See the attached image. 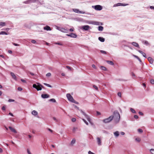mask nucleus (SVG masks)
Masks as SVG:
<instances>
[{
  "label": "nucleus",
  "mask_w": 154,
  "mask_h": 154,
  "mask_svg": "<svg viewBox=\"0 0 154 154\" xmlns=\"http://www.w3.org/2000/svg\"><path fill=\"white\" fill-rule=\"evenodd\" d=\"M8 101L9 102H14V100H13V99H10Z\"/></svg>",
  "instance_id": "47"
},
{
  "label": "nucleus",
  "mask_w": 154,
  "mask_h": 154,
  "mask_svg": "<svg viewBox=\"0 0 154 154\" xmlns=\"http://www.w3.org/2000/svg\"><path fill=\"white\" fill-rule=\"evenodd\" d=\"M32 86L34 88H35L37 91L41 90L42 87V86L41 85H37L35 84H33Z\"/></svg>",
  "instance_id": "4"
},
{
  "label": "nucleus",
  "mask_w": 154,
  "mask_h": 154,
  "mask_svg": "<svg viewBox=\"0 0 154 154\" xmlns=\"http://www.w3.org/2000/svg\"><path fill=\"white\" fill-rule=\"evenodd\" d=\"M135 140L136 141L139 142L140 141V138H136Z\"/></svg>",
  "instance_id": "30"
},
{
  "label": "nucleus",
  "mask_w": 154,
  "mask_h": 154,
  "mask_svg": "<svg viewBox=\"0 0 154 154\" xmlns=\"http://www.w3.org/2000/svg\"><path fill=\"white\" fill-rule=\"evenodd\" d=\"M30 1V3L31 2H36L37 0H29Z\"/></svg>",
  "instance_id": "48"
},
{
  "label": "nucleus",
  "mask_w": 154,
  "mask_h": 154,
  "mask_svg": "<svg viewBox=\"0 0 154 154\" xmlns=\"http://www.w3.org/2000/svg\"><path fill=\"white\" fill-rule=\"evenodd\" d=\"M117 6H125L127 5V4H122L120 3H118L117 4Z\"/></svg>",
  "instance_id": "17"
},
{
  "label": "nucleus",
  "mask_w": 154,
  "mask_h": 154,
  "mask_svg": "<svg viewBox=\"0 0 154 154\" xmlns=\"http://www.w3.org/2000/svg\"><path fill=\"white\" fill-rule=\"evenodd\" d=\"M8 52L9 54H11L12 53V51L11 50H9L8 51Z\"/></svg>",
  "instance_id": "61"
},
{
  "label": "nucleus",
  "mask_w": 154,
  "mask_h": 154,
  "mask_svg": "<svg viewBox=\"0 0 154 154\" xmlns=\"http://www.w3.org/2000/svg\"><path fill=\"white\" fill-rule=\"evenodd\" d=\"M44 85H46V86H48L49 87H51L52 86L51 85H50L48 84H46V83H44Z\"/></svg>",
  "instance_id": "39"
},
{
  "label": "nucleus",
  "mask_w": 154,
  "mask_h": 154,
  "mask_svg": "<svg viewBox=\"0 0 154 154\" xmlns=\"http://www.w3.org/2000/svg\"><path fill=\"white\" fill-rule=\"evenodd\" d=\"M100 52L101 53L103 54H106V52L105 51H103V50H101L100 51Z\"/></svg>",
  "instance_id": "36"
},
{
  "label": "nucleus",
  "mask_w": 154,
  "mask_h": 154,
  "mask_svg": "<svg viewBox=\"0 0 154 154\" xmlns=\"http://www.w3.org/2000/svg\"><path fill=\"white\" fill-rule=\"evenodd\" d=\"M121 134L122 135H124L125 134V133L123 132H121Z\"/></svg>",
  "instance_id": "62"
},
{
  "label": "nucleus",
  "mask_w": 154,
  "mask_h": 154,
  "mask_svg": "<svg viewBox=\"0 0 154 154\" xmlns=\"http://www.w3.org/2000/svg\"><path fill=\"white\" fill-rule=\"evenodd\" d=\"M11 76H12V77H13V78L15 80L16 79V76L15 75V74H14V73H13V72H11Z\"/></svg>",
  "instance_id": "16"
},
{
  "label": "nucleus",
  "mask_w": 154,
  "mask_h": 154,
  "mask_svg": "<svg viewBox=\"0 0 154 154\" xmlns=\"http://www.w3.org/2000/svg\"><path fill=\"white\" fill-rule=\"evenodd\" d=\"M100 69L102 70H106V68L105 67H104V66H101Z\"/></svg>",
  "instance_id": "28"
},
{
  "label": "nucleus",
  "mask_w": 154,
  "mask_h": 154,
  "mask_svg": "<svg viewBox=\"0 0 154 154\" xmlns=\"http://www.w3.org/2000/svg\"><path fill=\"white\" fill-rule=\"evenodd\" d=\"M62 28V27H60L57 26V29H58V30L61 31Z\"/></svg>",
  "instance_id": "46"
},
{
  "label": "nucleus",
  "mask_w": 154,
  "mask_h": 154,
  "mask_svg": "<svg viewBox=\"0 0 154 154\" xmlns=\"http://www.w3.org/2000/svg\"><path fill=\"white\" fill-rule=\"evenodd\" d=\"M77 128H75V127H74L73 128V131L74 132H75V131L77 130Z\"/></svg>",
  "instance_id": "49"
},
{
  "label": "nucleus",
  "mask_w": 154,
  "mask_h": 154,
  "mask_svg": "<svg viewBox=\"0 0 154 154\" xmlns=\"http://www.w3.org/2000/svg\"><path fill=\"white\" fill-rule=\"evenodd\" d=\"M48 131L51 132V133H52L53 131L51 129H50V128H48Z\"/></svg>",
  "instance_id": "60"
},
{
  "label": "nucleus",
  "mask_w": 154,
  "mask_h": 154,
  "mask_svg": "<svg viewBox=\"0 0 154 154\" xmlns=\"http://www.w3.org/2000/svg\"><path fill=\"white\" fill-rule=\"evenodd\" d=\"M106 62H107L108 64H109L111 65H113L114 63L113 62L111 61H108L107 60L106 61Z\"/></svg>",
  "instance_id": "22"
},
{
  "label": "nucleus",
  "mask_w": 154,
  "mask_h": 154,
  "mask_svg": "<svg viewBox=\"0 0 154 154\" xmlns=\"http://www.w3.org/2000/svg\"><path fill=\"white\" fill-rule=\"evenodd\" d=\"M31 42L32 43H33V44H35L36 43V41L35 40H32V41H31Z\"/></svg>",
  "instance_id": "51"
},
{
  "label": "nucleus",
  "mask_w": 154,
  "mask_h": 154,
  "mask_svg": "<svg viewBox=\"0 0 154 154\" xmlns=\"http://www.w3.org/2000/svg\"><path fill=\"white\" fill-rule=\"evenodd\" d=\"M23 90L22 88H21V87H18V90L19 91H22V90Z\"/></svg>",
  "instance_id": "50"
},
{
  "label": "nucleus",
  "mask_w": 154,
  "mask_h": 154,
  "mask_svg": "<svg viewBox=\"0 0 154 154\" xmlns=\"http://www.w3.org/2000/svg\"><path fill=\"white\" fill-rule=\"evenodd\" d=\"M66 97L68 100L70 102L74 103H77L74 100L73 97L71 96L70 94H66Z\"/></svg>",
  "instance_id": "2"
},
{
  "label": "nucleus",
  "mask_w": 154,
  "mask_h": 154,
  "mask_svg": "<svg viewBox=\"0 0 154 154\" xmlns=\"http://www.w3.org/2000/svg\"><path fill=\"white\" fill-rule=\"evenodd\" d=\"M49 100L50 101H52L53 102H56V100H55L54 99V98H52V99H50Z\"/></svg>",
  "instance_id": "35"
},
{
  "label": "nucleus",
  "mask_w": 154,
  "mask_h": 154,
  "mask_svg": "<svg viewBox=\"0 0 154 154\" xmlns=\"http://www.w3.org/2000/svg\"><path fill=\"white\" fill-rule=\"evenodd\" d=\"M73 11L76 13H81V11H79V10H78L77 9H73Z\"/></svg>",
  "instance_id": "25"
},
{
  "label": "nucleus",
  "mask_w": 154,
  "mask_h": 154,
  "mask_svg": "<svg viewBox=\"0 0 154 154\" xmlns=\"http://www.w3.org/2000/svg\"><path fill=\"white\" fill-rule=\"evenodd\" d=\"M97 140L98 145L100 146L101 145V142L100 138L99 137H97Z\"/></svg>",
  "instance_id": "12"
},
{
  "label": "nucleus",
  "mask_w": 154,
  "mask_h": 154,
  "mask_svg": "<svg viewBox=\"0 0 154 154\" xmlns=\"http://www.w3.org/2000/svg\"><path fill=\"white\" fill-rule=\"evenodd\" d=\"M138 130V131L140 133H142L143 132V130L140 129H139Z\"/></svg>",
  "instance_id": "44"
},
{
  "label": "nucleus",
  "mask_w": 154,
  "mask_h": 154,
  "mask_svg": "<svg viewBox=\"0 0 154 154\" xmlns=\"http://www.w3.org/2000/svg\"><path fill=\"white\" fill-rule=\"evenodd\" d=\"M88 154H94V153L92 152L91 151H89L88 152Z\"/></svg>",
  "instance_id": "54"
},
{
  "label": "nucleus",
  "mask_w": 154,
  "mask_h": 154,
  "mask_svg": "<svg viewBox=\"0 0 154 154\" xmlns=\"http://www.w3.org/2000/svg\"><path fill=\"white\" fill-rule=\"evenodd\" d=\"M95 9L97 10H100L102 9V7L101 5H95Z\"/></svg>",
  "instance_id": "9"
},
{
  "label": "nucleus",
  "mask_w": 154,
  "mask_h": 154,
  "mask_svg": "<svg viewBox=\"0 0 154 154\" xmlns=\"http://www.w3.org/2000/svg\"><path fill=\"white\" fill-rule=\"evenodd\" d=\"M25 3H26V4H29L30 3V0H28V1H27L25 2H24Z\"/></svg>",
  "instance_id": "37"
},
{
  "label": "nucleus",
  "mask_w": 154,
  "mask_h": 154,
  "mask_svg": "<svg viewBox=\"0 0 154 154\" xmlns=\"http://www.w3.org/2000/svg\"><path fill=\"white\" fill-rule=\"evenodd\" d=\"M93 87L94 89H95V90H98V88L97 86L95 85H94L93 86Z\"/></svg>",
  "instance_id": "41"
},
{
  "label": "nucleus",
  "mask_w": 154,
  "mask_h": 154,
  "mask_svg": "<svg viewBox=\"0 0 154 154\" xmlns=\"http://www.w3.org/2000/svg\"><path fill=\"white\" fill-rule=\"evenodd\" d=\"M82 120L83 121V122H85V123L86 125H88V123L86 121V120H85L83 119H82Z\"/></svg>",
  "instance_id": "32"
},
{
  "label": "nucleus",
  "mask_w": 154,
  "mask_h": 154,
  "mask_svg": "<svg viewBox=\"0 0 154 154\" xmlns=\"http://www.w3.org/2000/svg\"><path fill=\"white\" fill-rule=\"evenodd\" d=\"M27 153L28 154H31L30 152V150L29 149H27Z\"/></svg>",
  "instance_id": "56"
},
{
  "label": "nucleus",
  "mask_w": 154,
  "mask_h": 154,
  "mask_svg": "<svg viewBox=\"0 0 154 154\" xmlns=\"http://www.w3.org/2000/svg\"><path fill=\"white\" fill-rule=\"evenodd\" d=\"M113 119L116 122H118L120 119V115L117 112H114L113 114Z\"/></svg>",
  "instance_id": "1"
},
{
  "label": "nucleus",
  "mask_w": 154,
  "mask_h": 154,
  "mask_svg": "<svg viewBox=\"0 0 154 154\" xmlns=\"http://www.w3.org/2000/svg\"><path fill=\"white\" fill-rule=\"evenodd\" d=\"M76 119L75 118H73L71 120L72 122H74L76 121Z\"/></svg>",
  "instance_id": "42"
},
{
  "label": "nucleus",
  "mask_w": 154,
  "mask_h": 154,
  "mask_svg": "<svg viewBox=\"0 0 154 154\" xmlns=\"http://www.w3.org/2000/svg\"><path fill=\"white\" fill-rule=\"evenodd\" d=\"M69 30L71 32H73L74 31V29H70Z\"/></svg>",
  "instance_id": "64"
},
{
  "label": "nucleus",
  "mask_w": 154,
  "mask_h": 154,
  "mask_svg": "<svg viewBox=\"0 0 154 154\" xmlns=\"http://www.w3.org/2000/svg\"><path fill=\"white\" fill-rule=\"evenodd\" d=\"M66 35L72 38H76L77 37L76 35L73 33H71V34H67Z\"/></svg>",
  "instance_id": "7"
},
{
  "label": "nucleus",
  "mask_w": 154,
  "mask_h": 154,
  "mask_svg": "<svg viewBox=\"0 0 154 154\" xmlns=\"http://www.w3.org/2000/svg\"><path fill=\"white\" fill-rule=\"evenodd\" d=\"M75 139H72L71 142V144L72 145L75 143Z\"/></svg>",
  "instance_id": "29"
},
{
  "label": "nucleus",
  "mask_w": 154,
  "mask_h": 154,
  "mask_svg": "<svg viewBox=\"0 0 154 154\" xmlns=\"http://www.w3.org/2000/svg\"><path fill=\"white\" fill-rule=\"evenodd\" d=\"M5 108V106H4L2 107V110H5L6 109Z\"/></svg>",
  "instance_id": "43"
},
{
  "label": "nucleus",
  "mask_w": 154,
  "mask_h": 154,
  "mask_svg": "<svg viewBox=\"0 0 154 154\" xmlns=\"http://www.w3.org/2000/svg\"><path fill=\"white\" fill-rule=\"evenodd\" d=\"M118 96L120 97H121V93L120 92H119L118 93Z\"/></svg>",
  "instance_id": "45"
},
{
  "label": "nucleus",
  "mask_w": 154,
  "mask_h": 154,
  "mask_svg": "<svg viewBox=\"0 0 154 154\" xmlns=\"http://www.w3.org/2000/svg\"><path fill=\"white\" fill-rule=\"evenodd\" d=\"M92 67L93 68H95V67H96V66L95 65H94V64H93L92 65Z\"/></svg>",
  "instance_id": "63"
},
{
  "label": "nucleus",
  "mask_w": 154,
  "mask_h": 154,
  "mask_svg": "<svg viewBox=\"0 0 154 154\" xmlns=\"http://www.w3.org/2000/svg\"><path fill=\"white\" fill-rule=\"evenodd\" d=\"M138 52L140 53L141 54H143V56L145 57H146V54H145L144 53H143V51H140V50H138Z\"/></svg>",
  "instance_id": "19"
},
{
  "label": "nucleus",
  "mask_w": 154,
  "mask_h": 154,
  "mask_svg": "<svg viewBox=\"0 0 154 154\" xmlns=\"http://www.w3.org/2000/svg\"><path fill=\"white\" fill-rule=\"evenodd\" d=\"M113 119V117H112V116H110L109 118H107L104 119L103 121L105 123H109Z\"/></svg>",
  "instance_id": "3"
},
{
  "label": "nucleus",
  "mask_w": 154,
  "mask_h": 154,
  "mask_svg": "<svg viewBox=\"0 0 154 154\" xmlns=\"http://www.w3.org/2000/svg\"><path fill=\"white\" fill-rule=\"evenodd\" d=\"M103 26H100L98 27V30H99L100 31H102L103 30Z\"/></svg>",
  "instance_id": "23"
},
{
  "label": "nucleus",
  "mask_w": 154,
  "mask_h": 154,
  "mask_svg": "<svg viewBox=\"0 0 154 154\" xmlns=\"http://www.w3.org/2000/svg\"><path fill=\"white\" fill-rule=\"evenodd\" d=\"M148 61L151 64H152L153 62V60L152 58L151 57H149L148 58Z\"/></svg>",
  "instance_id": "13"
},
{
  "label": "nucleus",
  "mask_w": 154,
  "mask_h": 154,
  "mask_svg": "<svg viewBox=\"0 0 154 154\" xmlns=\"http://www.w3.org/2000/svg\"><path fill=\"white\" fill-rule=\"evenodd\" d=\"M114 135L115 136H116L117 137H118L119 136V132L118 131H115L114 133Z\"/></svg>",
  "instance_id": "20"
},
{
  "label": "nucleus",
  "mask_w": 154,
  "mask_h": 154,
  "mask_svg": "<svg viewBox=\"0 0 154 154\" xmlns=\"http://www.w3.org/2000/svg\"><path fill=\"white\" fill-rule=\"evenodd\" d=\"M134 56L135 57V58H137V59H138V60L139 61L141 62V60L140 59V58H139V57H137V56L136 55H134Z\"/></svg>",
  "instance_id": "34"
},
{
  "label": "nucleus",
  "mask_w": 154,
  "mask_h": 154,
  "mask_svg": "<svg viewBox=\"0 0 154 154\" xmlns=\"http://www.w3.org/2000/svg\"><path fill=\"white\" fill-rule=\"evenodd\" d=\"M3 35V34H5V35H7L8 34L7 33L5 32V31H1L0 32V35Z\"/></svg>",
  "instance_id": "27"
},
{
  "label": "nucleus",
  "mask_w": 154,
  "mask_h": 154,
  "mask_svg": "<svg viewBox=\"0 0 154 154\" xmlns=\"http://www.w3.org/2000/svg\"><path fill=\"white\" fill-rule=\"evenodd\" d=\"M66 68L68 69H69L70 70H71V67L69 66H66Z\"/></svg>",
  "instance_id": "57"
},
{
  "label": "nucleus",
  "mask_w": 154,
  "mask_h": 154,
  "mask_svg": "<svg viewBox=\"0 0 154 154\" xmlns=\"http://www.w3.org/2000/svg\"><path fill=\"white\" fill-rule=\"evenodd\" d=\"M44 30H46L48 31L51 30V29L50 27L49 26H45L44 27Z\"/></svg>",
  "instance_id": "14"
},
{
  "label": "nucleus",
  "mask_w": 154,
  "mask_h": 154,
  "mask_svg": "<svg viewBox=\"0 0 154 154\" xmlns=\"http://www.w3.org/2000/svg\"><path fill=\"white\" fill-rule=\"evenodd\" d=\"M134 118L136 119H137L138 118V116H137L136 115H135L134 116Z\"/></svg>",
  "instance_id": "52"
},
{
  "label": "nucleus",
  "mask_w": 154,
  "mask_h": 154,
  "mask_svg": "<svg viewBox=\"0 0 154 154\" xmlns=\"http://www.w3.org/2000/svg\"><path fill=\"white\" fill-rule=\"evenodd\" d=\"M21 80V81L23 83H26V80H24L23 79H21V80Z\"/></svg>",
  "instance_id": "53"
},
{
  "label": "nucleus",
  "mask_w": 154,
  "mask_h": 154,
  "mask_svg": "<svg viewBox=\"0 0 154 154\" xmlns=\"http://www.w3.org/2000/svg\"><path fill=\"white\" fill-rule=\"evenodd\" d=\"M99 40L101 42H104L105 41V39L103 37H99Z\"/></svg>",
  "instance_id": "18"
},
{
  "label": "nucleus",
  "mask_w": 154,
  "mask_h": 154,
  "mask_svg": "<svg viewBox=\"0 0 154 154\" xmlns=\"http://www.w3.org/2000/svg\"><path fill=\"white\" fill-rule=\"evenodd\" d=\"M143 43L147 45H149V43H148V42L147 41H143Z\"/></svg>",
  "instance_id": "26"
},
{
  "label": "nucleus",
  "mask_w": 154,
  "mask_h": 154,
  "mask_svg": "<svg viewBox=\"0 0 154 154\" xmlns=\"http://www.w3.org/2000/svg\"><path fill=\"white\" fill-rule=\"evenodd\" d=\"M139 114L140 115H142H142H143V113L142 112H139Z\"/></svg>",
  "instance_id": "59"
},
{
  "label": "nucleus",
  "mask_w": 154,
  "mask_h": 154,
  "mask_svg": "<svg viewBox=\"0 0 154 154\" xmlns=\"http://www.w3.org/2000/svg\"><path fill=\"white\" fill-rule=\"evenodd\" d=\"M9 128L12 132H13L14 133H17V131H16V130L14 128H13L9 126Z\"/></svg>",
  "instance_id": "10"
},
{
  "label": "nucleus",
  "mask_w": 154,
  "mask_h": 154,
  "mask_svg": "<svg viewBox=\"0 0 154 154\" xmlns=\"http://www.w3.org/2000/svg\"><path fill=\"white\" fill-rule=\"evenodd\" d=\"M61 31L64 33H66L68 32V30L64 28H62Z\"/></svg>",
  "instance_id": "15"
},
{
  "label": "nucleus",
  "mask_w": 154,
  "mask_h": 154,
  "mask_svg": "<svg viewBox=\"0 0 154 154\" xmlns=\"http://www.w3.org/2000/svg\"><path fill=\"white\" fill-rule=\"evenodd\" d=\"M41 97L43 98H47L49 97V95L48 94H43L41 95Z\"/></svg>",
  "instance_id": "8"
},
{
  "label": "nucleus",
  "mask_w": 154,
  "mask_h": 154,
  "mask_svg": "<svg viewBox=\"0 0 154 154\" xmlns=\"http://www.w3.org/2000/svg\"><path fill=\"white\" fill-rule=\"evenodd\" d=\"M150 151L151 153L152 154H154V149H151L150 150Z\"/></svg>",
  "instance_id": "38"
},
{
  "label": "nucleus",
  "mask_w": 154,
  "mask_h": 154,
  "mask_svg": "<svg viewBox=\"0 0 154 154\" xmlns=\"http://www.w3.org/2000/svg\"><path fill=\"white\" fill-rule=\"evenodd\" d=\"M53 119L54 120H55V122H57V120L56 118H55V117H53Z\"/></svg>",
  "instance_id": "58"
},
{
  "label": "nucleus",
  "mask_w": 154,
  "mask_h": 154,
  "mask_svg": "<svg viewBox=\"0 0 154 154\" xmlns=\"http://www.w3.org/2000/svg\"><path fill=\"white\" fill-rule=\"evenodd\" d=\"M51 74L50 72H49L47 74H46V76L48 77H50L51 76Z\"/></svg>",
  "instance_id": "33"
},
{
  "label": "nucleus",
  "mask_w": 154,
  "mask_h": 154,
  "mask_svg": "<svg viewBox=\"0 0 154 154\" xmlns=\"http://www.w3.org/2000/svg\"><path fill=\"white\" fill-rule=\"evenodd\" d=\"M32 113L33 115H36L37 114V112L35 110H34L32 111Z\"/></svg>",
  "instance_id": "24"
},
{
  "label": "nucleus",
  "mask_w": 154,
  "mask_h": 154,
  "mask_svg": "<svg viewBox=\"0 0 154 154\" xmlns=\"http://www.w3.org/2000/svg\"><path fill=\"white\" fill-rule=\"evenodd\" d=\"M130 110L131 111V112L132 113H135V110H134V109H132V108H131L130 109Z\"/></svg>",
  "instance_id": "40"
},
{
  "label": "nucleus",
  "mask_w": 154,
  "mask_h": 154,
  "mask_svg": "<svg viewBox=\"0 0 154 154\" xmlns=\"http://www.w3.org/2000/svg\"><path fill=\"white\" fill-rule=\"evenodd\" d=\"M150 82L152 84H154V80L152 79L150 80Z\"/></svg>",
  "instance_id": "31"
},
{
  "label": "nucleus",
  "mask_w": 154,
  "mask_h": 154,
  "mask_svg": "<svg viewBox=\"0 0 154 154\" xmlns=\"http://www.w3.org/2000/svg\"><path fill=\"white\" fill-rule=\"evenodd\" d=\"M131 44L133 45L135 47L139 48V44L135 42H133L131 43Z\"/></svg>",
  "instance_id": "11"
},
{
  "label": "nucleus",
  "mask_w": 154,
  "mask_h": 154,
  "mask_svg": "<svg viewBox=\"0 0 154 154\" xmlns=\"http://www.w3.org/2000/svg\"><path fill=\"white\" fill-rule=\"evenodd\" d=\"M13 44L15 46H19V45L17 44H16L15 43H13Z\"/></svg>",
  "instance_id": "55"
},
{
  "label": "nucleus",
  "mask_w": 154,
  "mask_h": 154,
  "mask_svg": "<svg viewBox=\"0 0 154 154\" xmlns=\"http://www.w3.org/2000/svg\"><path fill=\"white\" fill-rule=\"evenodd\" d=\"M81 112H82V114H83L85 116V117H86L88 122H89V123L90 124H91L92 125H93V124L92 123V122H91V119H90L88 116H87L86 114L82 110H81Z\"/></svg>",
  "instance_id": "5"
},
{
  "label": "nucleus",
  "mask_w": 154,
  "mask_h": 154,
  "mask_svg": "<svg viewBox=\"0 0 154 154\" xmlns=\"http://www.w3.org/2000/svg\"><path fill=\"white\" fill-rule=\"evenodd\" d=\"M5 23L4 22H0V26H5Z\"/></svg>",
  "instance_id": "21"
},
{
  "label": "nucleus",
  "mask_w": 154,
  "mask_h": 154,
  "mask_svg": "<svg viewBox=\"0 0 154 154\" xmlns=\"http://www.w3.org/2000/svg\"><path fill=\"white\" fill-rule=\"evenodd\" d=\"M90 28V26L89 25H84L82 26L81 29L83 30H88Z\"/></svg>",
  "instance_id": "6"
}]
</instances>
